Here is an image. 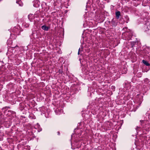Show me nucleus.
Listing matches in <instances>:
<instances>
[{
  "instance_id": "f257e3e1",
  "label": "nucleus",
  "mask_w": 150,
  "mask_h": 150,
  "mask_svg": "<svg viewBox=\"0 0 150 150\" xmlns=\"http://www.w3.org/2000/svg\"><path fill=\"white\" fill-rule=\"evenodd\" d=\"M28 18L30 21L31 22H32L33 21V20L34 19V15L32 14H29L28 16Z\"/></svg>"
},
{
  "instance_id": "f03ea898",
  "label": "nucleus",
  "mask_w": 150,
  "mask_h": 150,
  "mask_svg": "<svg viewBox=\"0 0 150 150\" xmlns=\"http://www.w3.org/2000/svg\"><path fill=\"white\" fill-rule=\"evenodd\" d=\"M140 122H141V125L142 126V127H145L146 126L145 124L146 121L144 120H140Z\"/></svg>"
},
{
  "instance_id": "7ed1b4c3",
  "label": "nucleus",
  "mask_w": 150,
  "mask_h": 150,
  "mask_svg": "<svg viewBox=\"0 0 150 150\" xmlns=\"http://www.w3.org/2000/svg\"><path fill=\"white\" fill-rule=\"evenodd\" d=\"M41 28L42 29L45 31H47L49 29V28L45 25H42L41 27Z\"/></svg>"
},
{
  "instance_id": "20e7f679",
  "label": "nucleus",
  "mask_w": 150,
  "mask_h": 150,
  "mask_svg": "<svg viewBox=\"0 0 150 150\" xmlns=\"http://www.w3.org/2000/svg\"><path fill=\"white\" fill-rule=\"evenodd\" d=\"M116 17L117 19H119L120 15V13L119 11L116 12L115 13Z\"/></svg>"
},
{
  "instance_id": "39448f33",
  "label": "nucleus",
  "mask_w": 150,
  "mask_h": 150,
  "mask_svg": "<svg viewBox=\"0 0 150 150\" xmlns=\"http://www.w3.org/2000/svg\"><path fill=\"white\" fill-rule=\"evenodd\" d=\"M16 3L20 6H22L23 5V4L21 0H17Z\"/></svg>"
},
{
  "instance_id": "423d86ee",
  "label": "nucleus",
  "mask_w": 150,
  "mask_h": 150,
  "mask_svg": "<svg viewBox=\"0 0 150 150\" xmlns=\"http://www.w3.org/2000/svg\"><path fill=\"white\" fill-rule=\"evenodd\" d=\"M142 62L143 63L147 66H149L150 65L149 64L147 61H145L144 60H143L142 61Z\"/></svg>"
},
{
  "instance_id": "0eeeda50",
  "label": "nucleus",
  "mask_w": 150,
  "mask_h": 150,
  "mask_svg": "<svg viewBox=\"0 0 150 150\" xmlns=\"http://www.w3.org/2000/svg\"><path fill=\"white\" fill-rule=\"evenodd\" d=\"M23 25L26 28H27L29 26V24L28 23H23Z\"/></svg>"
},
{
  "instance_id": "6e6552de",
  "label": "nucleus",
  "mask_w": 150,
  "mask_h": 150,
  "mask_svg": "<svg viewBox=\"0 0 150 150\" xmlns=\"http://www.w3.org/2000/svg\"><path fill=\"white\" fill-rule=\"evenodd\" d=\"M40 127V125L38 123H37V124L35 126V128H36L38 127Z\"/></svg>"
},
{
  "instance_id": "1a4fd4ad",
  "label": "nucleus",
  "mask_w": 150,
  "mask_h": 150,
  "mask_svg": "<svg viewBox=\"0 0 150 150\" xmlns=\"http://www.w3.org/2000/svg\"><path fill=\"white\" fill-rule=\"evenodd\" d=\"M148 79L147 78H146L144 80V81L146 83H148Z\"/></svg>"
},
{
  "instance_id": "9d476101",
  "label": "nucleus",
  "mask_w": 150,
  "mask_h": 150,
  "mask_svg": "<svg viewBox=\"0 0 150 150\" xmlns=\"http://www.w3.org/2000/svg\"><path fill=\"white\" fill-rule=\"evenodd\" d=\"M125 17L127 20V21H129V17H128V16H125Z\"/></svg>"
},
{
  "instance_id": "9b49d317",
  "label": "nucleus",
  "mask_w": 150,
  "mask_h": 150,
  "mask_svg": "<svg viewBox=\"0 0 150 150\" xmlns=\"http://www.w3.org/2000/svg\"><path fill=\"white\" fill-rule=\"evenodd\" d=\"M80 48H79V51H78V55L79 54H80Z\"/></svg>"
},
{
  "instance_id": "f8f14e48",
  "label": "nucleus",
  "mask_w": 150,
  "mask_h": 150,
  "mask_svg": "<svg viewBox=\"0 0 150 150\" xmlns=\"http://www.w3.org/2000/svg\"><path fill=\"white\" fill-rule=\"evenodd\" d=\"M134 42H132V43H133V45H132V47H133V45H134Z\"/></svg>"
},
{
  "instance_id": "ddd939ff",
  "label": "nucleus",
  "mask_w": 150,
  "mask_h": 150,
  "mask_svg": "<svg viewBox=\"0 0 150 150\" xmlns=\"http://www.w3.org/2000/svg\"><path fill=\"white\" fill-rule=\"evenodd\" d=\"M58 135H59L60 134V133H59V132H58Z\"/></svg>"
},
{
  "instance_id": "4468645a",
  "label": "nucleus",
  "mask_w": 150,
  "mask_h": 150,
  "mask_svg": "<svg viewBox=\"0 0 150 150\" xmlns=\"http://www.w3.org/2000/svg\"><path fill=\"white\" fill-rule=\"evenodd\" d=\"M126 70H125V72H124V73H126Z\"/></svg>"
},
{
  "instance_id": "2eb2a0df",
  "label": "nucleus",
  "mask_w": 150,
  "mask_h": 150,
  "mask_svg": "<svg viewBox=\"0 0 150 150\" xmlns=\"http://www.w3.org/2000/svg\"><path fill=\"white\" fill-rule=\"evenodd\" d=\"M2 110H4V108H2Z\"/></svg>"
}]
</instances>
